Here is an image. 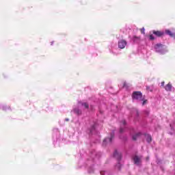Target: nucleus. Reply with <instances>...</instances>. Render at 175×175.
Segmentation results:
<instances>
[{
	"instance_id": "obj_1",
	"label": "nucleus",
	"mask_w": 175,
	"mask_h": 175,
	"mask_svg": "<svg viewBox=\"0 0 175 175\" xmlns=\"http://www.w3.org/2000/svg\"><path fill=\"white\" fill-rule=\"evenodd\" d=\"M132 98L135 100H144L143 94L142 92H133Z\"/></svg>"
},
{
	"instance_id": "obj_2",
	"label": "nucleus",
	"mask_w": 175,
	"mask_h": 175,
	"mask_svg": "<svg viewBox=\"0 0 175 175\" xmlns=\"http://www.w3.org/2000/svg\"><path fill=\"white\" fill-rule=\"evenodd\" d=\"M113 137H114V133H111L110 138L107 137L103 140V146H106V144H107V143H111Z\"/></svg>"
},
{
	"instance_id": "obj_3",
	"label": "nucleus",
	"mask_w": 175,
	"mask_h": 175,
	"mask_svg": "<svg viewBox=\"0 0 175 175\" xmlns=\"http://www.w3.org/2000/svg\"><path fill=\"white\" fill-rule=\"evenodd\" d=\"M127 42L125 40H121L118 42V47L119 49H125L126 46Z\"/></svg>"
},
{
	"instance_id": "obj_4",
	"label": "nucleus",
	"mask_w": 175,
	"mask_h": 175,
	"mask_svg": "<svg viewBox=\"0 0 175 175\" xmlns=\"http://www.w3.org/2000/svg\"><path fill=\"white\" fill-rule=\"evenodd\" d=\"M154 49L157 51V53H161L162 50H163V44H157L154 45Z\"/></svg>"
},
{
	"instance_id": "obj_5",
	"label": "nucleus",
	"mask_w": 175,
	"mask_h": 175,
	"mask_svg": "<svg viewBox=\"0 0 175 175\" xmlns=\"http://www.w3.org/2000/svg\"><path fill=\"white\" fill-rule=\"evenodd\" d=\"M152 33L156 36H157L158 38H161V36H163V35H165V33L163 31H155V30L152 31Z\"/></svg>"
},
{
	"instance_id": "obj_6",
	"label": "nucleus",
	"mask_w": 175,
	"mask_h": 175,
	"mask_svg": "<svg viewBox=\"0 0 175 175\" xmlns=\"http://www.w3.org/2000/svg\"><path fill=\"white\" fill-rule=\"evenodd\" d=\"M113 157L116 158L118 161H121V158H122L121 153L118 152V151L115 150L113 153Z\"/></svg>"
},
{
	"instance_id": "obj_7",
	"label": "nucleus",
	"mask_w": 175,
	"mask_h": 175,
	"mask_svg": "<svg viewBox=\"0 0 175 175\" xmlns=\"http://www.w3.org/2000/svg\"><path fill=\"white\" fill-rule=\"evenodd\" d=\"M165 33L167 35H169V36H170L171 38H175V32H172V31H170L169 29L165 30Z\"/></svg>"
},
{
	"instance_id": "obj_8",
	"label": "nucleus",
	"mask_w": 175,
	"mask_h": 175,
	"mask_svg": "<svg viewBox=\"0 0 175 175\" xmlns=\"http://www.w3.org/2000/svg\"><path fill=\"white\" fill-rule=\"evenodd\" d=\"M133 161H134V163H135V165H139V163H140V158L139 156H135L133 157Z\"/></svg>"
},
{
	"instance_id": "obj_9",
	"label": "nucleus",
	"mask_w": 175,
	"mask_h": 175,
	"mask_svg": "<svg viewBox=\"0 0 175 175\" xmlns=\"http://www.w3.org/2000/svg\"><path fill=\"white\" fill-rule=\"evenodd\" d=\"M172 84L170 83H169L168 84H167L165 86V91H168V92H170L172 91Z\"/></svg>"
},
{
	"instance_id": "obj_10",
	"label": "nucleus",
	"mask_w": 175,
	"mask_h": 175,
	"mask_svg": "<svg viewBox=\"0 0 175 175\" xmlns=\"http://www.w3.org/2000/svg\"><path fill=\"white\" fill-rule=\"evenodd\" d=\"M141 135H142V133H138L133 135V140H135V141L137 140V137H139Z\"/></svg>"
},
{
	"instance_id": "obj_11",
	"label": "nucleus",
	"mask_w": 175,
	"mask_h": 175,
	"mask_svg": "<svg viewBox=\"0 0 175 175\" xmlns=\"http://www.w3.org/2000/svg\"><path fill=\"white\" fill-rule=\"evenodd\" d=\"M74 113H75V114H77L78 116H80V114H81V110L79 109H75Z\"/></svg>"
},
{
	"instance_id": "obj_12",
	"label": "nucleus",
	"mask_w": 175,
	"mask_h": 175,
	"mask_svg": "<svg viewBox=\"0 0 175 175\" xmlns=\"http://www.w3.org/2000/svg\"><path fill=\"white\" fill-rule=\"evenodd\" d=\"M146 141L148 142V143H151V142H152V138L151 137V135H148L146 137Z\"/></svg>"
},
{
	"instance_id": "obj_13",
	"label": "nucleus",
	"mask_w": 175,
	"mask_h": 175,
	"mask_svg": "<svg viewBox=\"0 0 175 175\" xmlns=\"http://www.w3.org/2000/svg\"><path fill=\"white\" fill-rule=\"evenodd\" d=\"M82 106H84L85 109H88L90 107V105L87 103H82Z\"/></svg>"
},
{
	"instance_id": "obj_14",
	"label": "nucleus",
	"mask_w": 175,
	"mask_h": 175,
	"mask_svg": "<svg viewBox=\"0 0 175 175\" xmlns=\"http://www.w3.org/2000/svg\"><path fill=\"white\" fill-rule=\"evenodd\" d=\"M116 169H118V170H121V164L120 163H118L116 166Z\"/></svg>"
},
{
	"instance_id": "obj_15",
	"label": "nucleus",
	"mask_w": 175,
	"mask_h": 175,
	"mask_svg": "<svg viewBox=\"0 0 175 175\" xmlns=\"http://www.w3.org/2000/svg\"><path fill=\"white\" fill-rule=\"evenodd\" d=\"M149 39H150V40H155V38L154 37V36H153L152 34H150V35L149 36Z\"/></svg>"
},
{
	"instance_id": "obj_16",
	"label": "nucleus",
	"mask_w": 175,
	"mask_h": 175,
	"mask_svg": "<svg viewBox=\"0 0 175 175\" xmlns=\"http://www.w3.org/2000/svg\"><path fill=\"white\" fill-rule=\"evenodd\" d=\"M146 90L152 92V89L150 86H146Z\"/></svg>"
},
{
	"instance_id": "obj_17",
	"label": "nucleus",
	"mask_w": 175,
	"mask_h": 175,
	"mask_svg": "<svg viewBox=\"0 0 175 175\" xmlns=\"http://www.w3.org/2000/svg\"><path fill=\"white\" fill-rule=\"evenodd\" d=\"M140 102H143V103H142V105L144 106V105H146V103H147V100H145V99L144 98V100H140Z\"/></svg>"
},
{
	"instance_id": "obj_18",
	"label": "nucleus",
	"mask_w": 175,
	"mask_h": 175,
	"mask_svg": "<svg viewBox=\"0 0 175 175\" xmlns=\"http://www.w3.org/2000/svg\"><path fill=\"white\" fill-rule=\"evenodd\" d=\"M133 39H134V40H136V39L139 40V39H140V37H137L136 36H134Z\"/></svg>"
},
{
	"instance_id": "obj_19",
	"label": "nucleus",
	"mask_w": 175,
	"mask_h": 175,
	"mask_svg": "<svg viewBox=\"0 0 175 175\" xmlns=\"http://www.w3.org/2000/svg\"><path fill=\"white\" fill-rule=\"evenodd\" d=\"M144 113L146 114V116H148L150 114V111H145Z\"/></svg>"
},
{
	"instance_id": "obj_20",
	"label": "nucleus",
	"mask_w": 175,
	"mask_h": 175,
	"mask_svg": "<svg viewBox=\"0 0 175 175\" xmlns=\"http://www.w3.org/2000/svg\"><path fill=\"white\" fill-rule=\"evenodd\" d=\"M122 125H126V122L125 120H122Z\"/></svg>"
},
{
	"instance_id": "obj_21",
	"label": "nucleus",
	"mask_w": 175,
	"mask_h": 175,
	"mask_svg": "<svg viewBox=\"0 0 175 175\" xmlns=\"http://www.w3.org/2000/svg\"><path fill=\"white\" fill-rule=\"evenodd\" d=\"M120 133H122V132H124V129L123 128H120Z\"/></svg>"
},
{
	"instance_id": "obj_22",
	"label": "nucleus",
	"mask_w": 175,
	"mask_h": 175,
	"mask_svg": "<svg viewBox=\"0 0 175 175\" xmlns=\"http://www.w3.org/2000/svg\"><path fill=\"white\" fill-rule=\"evenodd\" d=\"M161 85L163 87L165 85V81L161 82Z\"/></svg>"
},
{
	"instance_id": "obj_23",
	"label": "nucleus",
	"mask_w": 175,
	"mask_h": 175,
	"mask_svg": "<svg viewBox=\"0 0 175 175\" xmlns=\"http://www.w3.org/2000/svg\"><path fill=\"white\" fill-rule=\"evenodd\" d=\"M141 31H142V33H144V29H142Z\"/></svg>"
},
{
	"instance_id": "obj_24",
	"label": "nucleus",
	"mask_w": 175,
	"mask_h": 175,
	"mask_svg": "<svg viewBox=\"0 0 175 175\" xmlns=\"http://www.w3.org/2000/svg\"><path fill=\"white\" fill-rule=\"evenodd\" d=\"M66 121H67V122L69 121V119L66 118Z\"/></svg>"
},
{
	"instance_id": "obj_25",
	"label": "nucleus",
	"mask_w": 175,
	"mask_h": 175,
	"mask_svg": "<svg viewBox=\"0 0 175 175\" xmlns=\"http://www.w3.org/2000/svg\"><path fill=\"white\" fill-rule=\"evenodd\" d=\"M100 174H101V175H103V172H100Z\"/></svg>"
},
{
	"instance_id": "obj_26",
	"label": "nucleus",
	"mask_w": 175,
	"mask_h": 175,
	"mask_svg": "<svg viewBox=\"0 0 175 175\" xmlns=\"http://www.w3.org/2000/svg\"><path fill=\"white\" fill-rule=\"evenodd\" d=\"M146 159H147V161H148L149 158H148V157H147V158H146Z\"/></svg>"
}]
</instances>
